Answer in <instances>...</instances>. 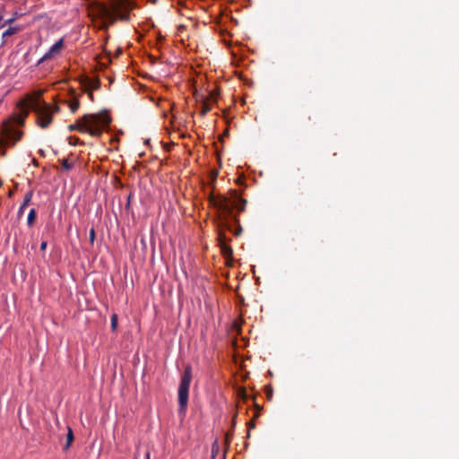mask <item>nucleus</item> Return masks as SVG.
<instances>
[{"label": "nucleus", "instance_id": "obj_1", "mask_svg": "<svg viewBox=\"0 0 459 459\" xmlns=\"http://www.w3.org/2000/svg\"><path fill=\"white\" fill-rule=\"evenodd\" d=\"M41 94L42 91H39L28 95L22 105L25 115L28 113L29 109L33 110L37 115L39 126L41 128H47L52 122L53 114L58 110V108H52L45 101H42L40 100Z\"/></svg>", "mask_w": 459, "mask_h": 459}, {"label": "nucleus", "instance_id": "obj_2", "mask_svg": "<svg viewBox=\"0 0 459 459\" xmlns=\"http://www.w3.org/2000/svg\"><path fill=\"white\" fill-rule=\"evenodd\" d=\"M110 117L107 112H100L93 115H85L77 123L68 126L69 131L78 130L82 133H88L91 135L98 136L101 134L103 129L110 123Z\"/></svg>", "mask_w": 459, "mask_h": 459}, {"label": "nucleus", "instance_id": "obj_3", "mask_svg": "<svg viewBox=\"0 0 459 459\" xmlns=\"http://www.w3.org/2000/svg\"><path fill=\"white\" fill-rule=\"evenodd\" d=\"M133 8L134 5L129 0H113L110 7L100 4L96 7V12L97 15L105 22L112 23L117 18L127 21Z\"/></svg>", "mask_w": 459, "mask_h": 459}, {"label": "nucleus", "instance_id": "obj_4", "mask_svg": "<svg viewBox=\"0 0 459 459\" xmlns=\"http://www.w3.org/2000/svg\"><path fill=\"white\" fill-rule=\"evenodd\" d=\"M192 380V368L190 366H186L184 369V373L180 379V384L178 386V405L179 411H186L188 403V394L190 384Z\"/></svg>", "mask_w": 459, "mask_h": 459}, {"label": "nucleus", "instance_id": "obj_5", "mask_svg": "<svg viewBox=\"0 0 459 459\" xmlns=\"http://www.w3.org/2000/svg\"><path fill=\"white\" fill-rule=\"evenodd\" d=\"M209 201L213 207L225 213H230L232 208H236L238 211H243L247 203L246 200L238 198L237 200L233 201L232 204H230L228 199L222 196L218 198L212 196Z\"/></svg>", "mask_w": 459, "mask_h": 459}, {"label": "nucleus", "instance_id": "obj_6", "mask_svg": "<svg viewBox=\"0 0 459 459\" xmlns=\"http://www.w3.org/2000/svg\"><path fill=\"white\" fill-rule=\"evenodd\" d=\"M1 135L3 146H13L21 139L22 133L12 126L6 125L1 132Z\"/></svg>", "mask_w": 459, "mask_h": 459}, {"label": "nucleus", "instance_id": "obj_7", "mask_svg": "<svg viewBox=\"0 0 459 459\" xmlns=\"http://www.w3.org/2000/svg\"><path fill=\"white\" fill-rule=\"evenodd\" d=\"M63 47H64V39H60L38 61V65H40L41 63L56 56L57 54H59V52L61 51Z\"/></svg>", "mask_w": 459, "mask_h": 459}, {"label": "nucleus", "instance_id": "obj_8", "mask_svg": "<svg viewBox=\"0 0 459 459\" xmlns=\"http://www.w3.org/2000/svg\"><path fill=\"white\" fill-rule=\"evenodd\" d=\"M32 195H33L32 191H29V192H27L25 194L24 198H23V202H22V204H21V206H20V208L18 210V216L19 217H21L23 214L24 209L30 203Z\"/></svg>", "mask_w": 459, "mask_h": 459}, {"label": "nucleus", "instance_id": "obj_9", "mask_svg": "<svg viewBox=\"0 0 459 459\" xmlns=\"http://www.w3.org/2000/svg\"><path fill=\"white\" fill-rule=\"evenodd\" d=\"M22 30V27L21 26H18V25H15V26H10L7 30H5L3 34H2V38H3V42H2V45H4L5 44V38L9 37V36H12L15 33H17L18 31H20Z\"/></svg>", "mask_w": 459, "mask_h": 459}, {"label": "nucleus", "instance_id": "obj_10", "mask_svg": "<svg viewBox=\"0 0 459 459\" xmlns=\"http://www.w3.org/2000/svg\"><path fill=\"white\" fill-rule=\"evenodd\" d=\"M219 239H220V242L221 244V249L222 251L224 252V254H231L232 253V250L230 247H228L226 244H225V241H226V237L224 234L222 233H220L219 235Z\"/></svg>", "mask_w": 459, "mask_h": 459}, {"label": "nucleus", "instance_id": "obj_11", "mask_svg": "<svg viewBox=\"0 0 459 459\" xmlns=\"http://www.w3.org/2000/svg\"><path fill=\"white\" fill-rule=\"evenodd\" d=\"M36 217H37L36 210L34 208L30 209L28 213V217H27V224L29 227H31L34 224Z\"/></svg>", "mask_w": 459, "mask_h": 459}, {"label": "nucleus", "instance_id": "obj_12", "mask_svg": "<svg viewBox=\"0 0 459 459\" xmlns=\"http://www.w3.org/2000/svg\"><path fill=\"white\" fill-rule=\"evenodd\" d=\"M74 440V434H73V430L68 428V432H67V435H66V444H65V449H68L72 444Z\"/></svg>", "mask_w": 459, "mask_h": 459}, {"label": "nucleus", "instance_id": "obj_13", "mask_svg": "<svg viewBox=\"0 0 459 459\" xmlns=\"http://www.w3.org/2000/svg\"><path fill=\"white\" fill-rule=\"evenodd\" d=\"M87 85L91 90L98 89L100 87V82L98 79H89Z\"/></svg>", "mask_w": 459, "mask_h": 459}, {"label": "nucleus", "instance_id": "obj_14", "mask_svg": "<svg viewBox=\"0 0 459 459\" xmlns=\"http://www.w3.org/2000/svg\"><path fill=\"white\" fill-rule=\"evenodd\" d=\"M80 102L77 100H73L69 103V108L73 113L76 112L79 108Z\"/></svg>", "mask_w": 459, "mask_h": 459}, {"label": "nucleus", "instance_id": "obj_15", "mask_svg": "<svg viewBox=\"0 0 459 459\" xmlns=\"http://www.w3.org/2000/svg\"><path fill=\"white\" fill-rule=\"evenodd\" d=\"M117 326V316L116 314H113L111 316V329L112 331H115Z\"/></svg>", "mask_w": 459, "mask_h": 459}, {"label": "nucleus", "instance_id": "obj_16", "mask_svg": "<svg viewBox=\"0 0 459 459\" xmlns=\"http://www.w3.org/2000/svg\"><path fill=\"white\" fill-rule=\"evenodd\" d=\"M62 167L65 170H70L73 168V163H70L67 160H63Z\"/></svg>", "mask_w": 459, "mask_h": 459}, {"label": "nucleus", "instance_id": "obj_17", "mask_svg": "<svg viewBox=\"0 0 459 459\" xmlns=\"http://www.w3.org/2000/svg\"><path fill=\"white\" fill-rule=\"evenodd\" d=\"M17 18V13H15V15L13 17H11L7 20H5L2 25V27H4L6 26L7 24H11L12 22H13Z\"/></svg>", "mask_w": 459, "mask_h": 459}, {"label": "nucleus", "instance_id": "obj_18", "mask_svg": "<svg viewBox=\"0 0 459 459\" xmlns=\"http://www.w3.org/2000/svg\"><path fill=\"white\" fill-rule=\"evenodd\" d=\"M89 239H90L91 244L92 245L95 240V230L93 228L91 229V230H90Z\"/></svg>", "mask_w": 459, "mask_h": 459}, {"label": "nucleus", "instance_id": "obj_19", "mask_svg": "<svg viewBox=\"0 0 459 459\" xmlns=\"http://www.w3.org/2000/svg\"><path fill=\"white\" fill-rule=\"evenodd\" d=\"M47 246H48V242L47 241H42L41 244H40V250L44 252L46 250V248H47Z\"/></svg>", "mask_w": 459, "mask_h": 459}, {"label": "nucleus", "instance_id": "obj_20", "mask_svg": "<svg viewBox=\"0 0 459 459\" xmlns=\"http://www.w3.org/2000/svg\"><path fill=\"white\" fill-rule=\"evenodd\" d=\"M144 459H151V455L149 452H146Z\"/></svg>", "mask_w": 459, "mask_h": 459}, {"label": "nucleus", "instance_id": "obj_21", "mask_svg": "<svg viewBox=\"0 0 459 459\" xmlns=\"http://www.w3.org/2000/svg\"><path fill=\"white\" fill-rule=\"evenodd\" d=\"M78 139H75V141H74V143L70 142L71 144H76L78 143Z\"/></svg>", "mask_w": 459, "mask_h": 459}, {"label": "nucleus", "instance_id": "obj_22", "mask_svg": "<svg viewBox=\"0 0 459 459\" xmlns=\"http://www.w3.org/2000/svg\"><path fill=\"white\" fill-rule=\"evenodd\" d=\"M3 19V14H2V12H0V20Z\"/></svg>", "mask_w": 459, "mask_h": 459}]
</instances>
